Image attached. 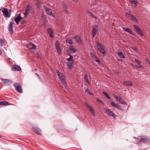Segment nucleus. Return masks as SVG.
Here are the masks:
<instances>
[{"mask_svg": "<svg viewBox=\"0 0 150 150\" xmlns=\"http://www.w3.org/2000/svg\"><path fill=\"white\" fill-rule=\"evenodd\" d=\"M113 96L118 102L125 105L127 104L126 103L124 100H123L120 97H119L115 95H114Z\"/></svg>", "mask_w": 150, "mask_h": 150, "instance_id": "obj_10", "label": "nucleus"}, {"mask_svg": "<svg viewBox=\"0 0 150 150\" xmlns=\"http://www.w3.org/2000/svg\"><path fill=\"white\" fill-rule=\"evenodd\" d=\"M135 61L138 64H140L141 63V62L138 59H135Z\"/></svg>", "mask_w": 150, "mask_h": 150, "instance_id": "obj_40", "label": "nucleus"}, {"mask_svg": "<svg viewBox=\"0 0 150 150\" xmlns=\"http://www.w3.org/2000/svg\"><path fill=\"white\" fill-rule=\"evenodd\" d=\"M55 46L57 52L59 54H60L61 53V49L59 41L56 40L55 41Z\"/></svg>", "mask_w": 150, "mask_h": 150, "instance_id": "obj_11", "label": "nucleus"}, {"mask_svg": "<svg viewBox=\"0 0 150 150\" xmlns=\"http://www.w3.org/2000/svg\"><path fill=\"white\" fill-rule=\"evenodd\" d=\"M140 139H139V138H137V139H136V142H138L139 143H140V144H141V143H142V141H141V140L140 141Z\"/></svg>", "mask_w": 150, "mask_h": 150, "instance_id": "obj_42", "label": "nucleus"}, {"mask_svg": "<svg viewBox=\"0 0 150 150\" xmlns=\"http://www.w3.org/2000/svg\"><path fill=\"white\" fill-rule=\"evenodd\" d=\"M132 48L136 51H137V47H132Z\"/></svg>", "mask_w": 150, "mask_h": 150, "instance_id": "obj_46", "label": "nucleus"}, {"mask_svg": "<svg viewBox=\"0 0 150 150\" xmlns=\"http://www.w3.org/2000/svg\"><path fill=\"white\" fill-rule=\"evenodd\" d=\"M139 138L140 139L142 142L146 143H149L150 142V139L146 136H140Z\"/></svg>", "mask_w": 150, "mask_h": 150, "instance_id": "obj_7", "label": "nucleus"}, {"mask_svg": "<svg viewBox=\"0 0 150 150\" xmlns=\"http://www.w3.org/2000/svg\"><path fill=\"white\" fill-rule=\"evenodd\" d=\"M1 55V53H0V55Z\"/></svg>", "mask_w": 150, "mask_h": 150, "instance_id": "obj_53", "label": "nucleus"}, {"mask_svg": "<svg viewBox=\"0 0 150 150\" xmlns=\"http://www.w3.org/2000/svg\"><path fill=\"white\" fill-rule=\"evenodd\" d=\"M85 103V105H86V106H87V105H88V104H87V103H86V102H85V103Z\"/></svg>", "mask_w": 150, "mask_h": 150, "instance_id": "obj_50", "label": "nucleus"}, {"mask_svg": "<svg viewBox=\"0 0 150 150\" xmlns=\"http://www.w3.org/2000/svg\"><path fill=\"white\" fill-rule=\"evenodd\" d=\"M96 100L98 103L100 104H103V103L102 102V100L99 99L98 98H96Z\"/></svg>", "mask_w": 150, "mask_h": 150, "instance_id": "obj_39", "label": "nucleus"}, {"mask_svg": "<svg viewBox=\"0 0 150 150\" xmlns=\"http://www.w3.org/2000/svg\"><path fill=\"white\" fill-rule=\"evenodd\" d=\"M1 10L3 13L4 16L6 18H9L10 17L11 14L8 13V11L6 8H2Z\"/></svg>", "mask_w": 150, "mask_h": 150, "instance_id": "obj_4", "label": "nucleus"}, {"mask_svg": "<svg viewBox=\"0 0 150 150\" xmlns=\"http://www.w3.org/2000/svg\"><path fill=\"white\" fill-rule=\"evenodd\" d=\"M25 22V21H22L21 22V23L22 24H23V23H24Z\"/></svg>", "mask_w": 150, "mask_h": 150, "instance_id": "obj_47", "label": "nucleus"}, {"mask_svg": "<svg viewBox=\"0 0 150 150\" xmlns=\"http://www.w3.org/2000/svg\"><path fill=\"white\" fill-rule=\"evenodd\" d=\"M26 148L27 147L25 146H24L23 145H22L21 146V149H26Z\"/></svg>", "mask_w": 150, "mask_h": 150, "instance_id": "obj_45", "label": "nucleus"}, {"mask_svg": "<svg viewBox=\"0 0 150 150\" xmlns=\"http://www.w3.org/2000/svg\"><path fill=\"white\" fill-rule=\"evenodd\" d=\"M103 94L106 96V97L108 99H111L110 97L105 92H103Z\"/></svg>", "mask_w": 150, "mask_h": 150, "instance_id": "obj_38", "label": "nucleus"}, {"mask_svg": "<svg viewBox=\"0 0 150 150\" xmlns=\"http://www.w3.org/2000/svg\"><path fill=\"white\" fill-rule=\"evenodd\" d=\"M126 16L128 19H131L133 21H135L137 23H138L137 19L133 15L127 13H126Z\"/></svg>", "mask_w": 150, "mask_h": 150, "instance_id": "obj_6", "label": "nucleus"}, {"mask_svg": "<svg viewBox=\"0 0 150 150\" xmlns=\"http://www.w3.org/2000/svg\"><path fill=\"white\" fill-rule=\"evenodd\" d=\"M66 42L70 45H72L73 44V41L71 39H67Z\"/></svg>", "mask_w": 150, "mask_h": 150, "instance_id": "obj_35", "label": "nucleus"}, {"mask_svg": "<svg viewBox=\"0 0 150 150\" xmlns=\"http://www.w3.org/2000/svg\"><path fill=\"white\" fill-rule=\"evenodd\" d=\"M57 72L59 79L62 82V85L65 87L66 85V83L63 74L60 73L59 71H57Z\"/></svg>", "mask_w": 150, "mask_h": 150, "instance_id": "obj_3", "label": "nucleus"}, {"mask_svg": "<svg viewBox=\"0 0 150 150\" xmlns=\"http://www.w3.org/2000/svg\"><path fill=\"white\" fill-rule=\"evenodd\" d=\"M111 105L117 109L120 110H123V109L118 104L115 103L114 102L112 101L110 103Z\"/></svg>", "mask_w": 150, "mask_h": 150, "instance_id": "obj_14", "label": "nucleus"}, {"mask_svg": "<svg viewBox=\"0 0 150 150\" xmlns=\"http://www.w3.org/2000/svg\"><path fill=\"white\" fill-rule=\"evenodd\" d=\"M148 62V63H149L150 64V61H149Z\"/></svg>", "mask_w": 150, "mask_h": 150, "instance_id": "obj_51", "label": "nucleus"}, {"mask_svg": "<svg viewBox=\"0 0 150 150\" xmlns=\"http://www.w3.org/2000/svg\"><path fill=\"white\" fill-rule=\"evenodd\" d=\"M130 2L132 4H133L134 5H137V2L135 0H130Z\"/></svg>", "mask_w": 150, "mask_h": 150, "instance_id": "obj_37", "label": "nucleus"}, {"mask_svg": "<svg viewBox=\"0 0 150 150\" xmlns=\"http://www.w3.org/2000/svg\"><path fill=\"white\" fill-rule=\"evenodd\" d=\"M98 27L97 25H96L93 27L92 31V35L93 38H94L95 36L97 34V32L98 30Z\"/></svg>", "mask_w": 150, "mask_h": 150, "instance_id": "obj_12", "label": "nucleus"}, {"mask_svg": "<svg viewBox=\"0 0 150 150\" xmlns=\"http://www.w3.org/2000/svg\"><path fill=\"white\" fill-rule=\"evenodd\" d=\"M63 6L64 8H65V12L68 14H70V11H68L67 10V6L65 4H64L63 5Z\"/></svg>", "mask_w": 150, "mask_h": 150, "instance_id": "obj_30", "label": "nucleus"}, {"mask_svg": "<svg viewBox=\"0 0 150 150\" xmlns=\"http://www.w3.org/2000/svg\"><path fill=\"white\" fill-rule=\"evenodd\" d=\"M74 62H67V65L69 69L72 70L73 68Z\"/></svg>", "mask_w": 150, "mask_h": 150, "instance_id": "obj_25", "label": "nucleus"}, {"mask_svg": "<svg viewBox=\"0 0 150 150\" xmlns=\"http://www.w3.org/2000/svg\"><path fill=\"white\" fill-rule=\"evenodd\" d=\"M133 26L134 29L136 30L137 32L139 34L142 36L144 35L142 31L141 30L139 26H137L135 25H134Z\"/></svg>", "mask_w": 150, "mask_h": 150, "instance_id": "obj_13", "label": "nucleus"}, {"mask_svg": "<svg viewBox=\"0 0 150 150\" xmlns=\"http://www.w3.org/2000/svg\"><path fill=\"white\" fill-rule=\"evenodd\" d=\"M12 69H13L18 71H20L21 70V67L17 65H16L13 67Z\"/></svg>", "mask_w": 150, "mask_h": 150, "instance_id": "obj_29", "label": "nucleus"}, {"mask_svg": "<svg viewBox=\"0 0 150 150\" xmlns=\"http://www.w3.org/2000/svg\"><path fill=\"white\" fill-rule=\"evenodd\" d=\"M30 11V6L29 5L26 6L24 13V15L25 17H27L29 14Z\"/></svg>", "mask_w": 150, "mask_h": 150, "instance_id": "obj_17", "label": "nucleus"}, {"mask_svg": "<svg viewBox=\"0 0 150 150\" xmlns=\"http://www.w3.org/2000/svg\"><path fill=\"white\" fill-rule=\"evenodd\" d=\"M118 55L121 58L123 59L125 58V57L122 52L120 51L118 53Z\"/></svg>", "mask_w": 150, "mask_h": 150, "instance_id": "obj_33", "label": "nucleus"}, {"mask_svg": "<svg viewBox=\"0 0 150 150\" xmlns=\"http://www.w3.org/2000/svg\"><path fill=\"white\" fill-rule=\"evenodd\" d=\"M27 46L28 48L34 50L37 48L36 46L32 43H30L27 45Z\"/></svg>", "mask_w": 150, "mask_h": 150, "instance_id": "obj_21", "label": "nucleus"}, {"mask_svg": "<svg viewBox=\"0 0 150 150\" xmlns=\"http://www.w3.org/2000/svg\"><path fill=\"white\" fill-rule=\"evenodd\" d=\"M13 86L15 88L16 91L20 93H22L23 91L22 86L19 83H16L13 84Z\"/></svg>", "mask_w": 150, "mask_h": 150, "instance_id": "obj_2", "label": "nucleus"}, {"mask_svg": "<svg viewBox=\"0 0 150 150\" xmlns=\"http://www.w3.org/2000/svg\"><path fill=\"white\" fill-rule=\"evenodd\" d=\"M0 43L2 45H4L6 43L5 40L4 39H0Z\"/></svg>", "mask_w": 150, "mask_h": 150, "instance_id": "obj_36", "label": "nucleus"}, {"mask_svg": "<svg viewBox=\"0 0 150 150\" xmlns=\"http://www.w3.org/2000/svg\"><path fill=\"white\" fill-rule=\"evenodd\" d=\"M123 30H125L126 32L130 33L131 35H133L132 32L130 29L125 27H123Z\"/></svg>", "mask_w": 150, "mask_h": 150, "instance_id": "obj_27", "label": "nucleus"}, {"mask_svg": "<svg viewBox=\"0 0 150 150\" xmlns=\"http://www.w3.org/2000/svg\"><path fill=\"white\" fill-rule=\"evenodd\" d=\"M43 8L45 9L47 14L53 17L54 18L55 17V16L54 13H52V10L51 9L45 6H43Z\"/></svg>", "mask_w": 150, "mask_h": 150, "instance_id": "obj_5", "label": "nucleus"}, {"mask_svg": "<svg viewBox=\"0 0 150 150\" xmlns=\"http://www.w3.org/2000/svg\"><path fill=\"white\" fill-rule=\"evenodd\" d=\"M132 65H133L132 64Z\"/></svg>", "mask_w": 150, "mask_h": 150, "instance_id": "obj_52", "label": "nucleus"}, {"mask_svg": "<svg viewBox=\"0 0 150 150\" xmlns=\"http://www.w3.org/2000/svg\"><path fill=\"white\" fill-rule=\"evenodd\" d=\"M87 107L88 109L89 110L90 112L92 115L93 116L95 117L96 115L93 108L88 105H87Z\"/></svg>", "mask_w": 150, "mask_h": 150, "instance_id": "obj_19", "label": "nucleus"}, {"mask_svg": "<svg viewBox=\"0 0 150 150\" xmlns=\"http://www.w3.org/2000/svg\"><path fill=\"white\" fill-rule=\"evenodd\" d=\"M85 92H87L88 94L90 95H91V92H90L89 90L87 88L86 90H85Z\"/></svg>", "mask_w": 150, "mask_h": 150, "instance_id": "obj_41", "label": "nucleus"}, {"mask_svg": "<svg viewBox=\"0 0 150 150\" xmlns=\"http://www.w3.org/2000/svg\"><path fill=\"white\" fill-rule=\"evenodd\" d=\"M36 75H37V76L39 77V78L40 77V76L37 73H36Z\"/></svg>", "mask_w": 150, "mask_h": 150, "instance_id": "obj_48", "label": "nucleus"}, {"mask_svg": "<svg viewBox=\"0 0 150 150\" xmlns=\"http://www.w3.org/2000/svg\"><path fill=\"white\" fill-rule=\"evenodd\" d=\"M70 57L69 58H68L67 59V60L69 61H70L73 58V57L71 55H69Z\"/></svg>", "mask_w": 150, "mask_h": 150, "instance_id": "obj_43", "label": "nucleus"}, {"mask_svg": "<svg viewBox=\"0 0 150 150\" xmlns=\"http://www.w3.org/2000/svg\"><path fill=\"white\" fill-rule=\"evenodd\" d=\"M1 80L3 82L4 85L6 86H9L13 83L12 81L11 80L3 79H1Z\"/></svg>", "mask_w": 150, "mask_h": 150, "instance_id": "obj_9", "label": "nucleus"}, {"mask_svg": "<svg viewBox=\"0 0 150 150\" xmlns=\"http://www.w3.org/2000/svg\"><path fill=\"white\" fill-rule=\"evenodd\" d=\"M32 130L37 134H41V130L39 128L37 127H33L32 128Z\"/></svg>", "mask_w": 150, "mask_h": 150, "instance_id": "obj_18", "label": "nucleus"}, {"mask_svg": "<svg viewBox=\"0 0 150 150\" xmlns=\"http://www.w3.org/2000/svg\"><path fill=\"white\" fill-rule=\"evenodd\" d=\"M84 79L86 81V83L88 84L89 85L90 83L89 81L87 75L86 74H84Z\"/></svg>", "mask_w": 150, "mask_h": 150, "instance_id": "obj_28", "label": "nucleus"}, {"mask_svg": "<svg viewBox=\"0 0 150 150\" xmlns=\"http://www.w3.org/2000/svg\"><path fill=\"white\" fill-rule=\"evenodd\" d=\"M87 13L88 14L90 15L93 18L95 19L96 20L97 19V17L96 16H95L94 15H93V13L90 12L88 11L87 12Z\"/></svg>", "mask_w": 150, "mask_h": 150, "instance_id": "obj_31", "label": "nucleus"}, {"mask_svg": "<svg viewBox=\"0 0 150 150\" xmlns=\"http://www.w3.org/2000/svg\"><path fill=\"white\" fill-rule=\"evenodd\" d=\"M74 39L79 44H81L82 41L81 39V38L79 36L76 35Z\"/></svg>", "mask_w": 150, "mask_h": 150, "instance_id": "obj_22", "label": "nucleus"}, {"mask_svg": "<svg viewBox=\"0 0 150 150\" xmlns=\"http://www.w3.org/2000/svg\"><path fill=\"white\" fill-rule=\"evenodd\" d=\"M104 111L106 112L107 114L110 117H112L114 118H115V115L114 113H113L112 111L110 110L109 109L106 108L104 109Z\"/></svg>", "mask_w": 150, "mask_h": 150, "instance_id": "obj_8", "label": "nucleus"}, {"mask_svg": "<svg viewBox=\"0 0 150 150\" xmlns=\"http://www.w3.org/2000/svg\"><path fill=\"white\" fill-rule=\"evenodd\" d=\"M72 1H74V2H77V1L76 0H72Z\"/></svg>", "mask_w": 150, "mask_h": 150, "instance_id": "obj_49", "label": "nucleus"}, {"mask_svg": "<svg viewBox=\"0 0 150 150\" xmlns=\"http://www.w3.org/2000/svg\"><path fill=\"white\" fill-rule=\"evenodd\" d=\"M48 32L49 35L52 38H53V32L51 28H49L48 29Z\"/></svg>", "mask_w": 150, "mask_h": 150, "instance_id": "obj_24", "label": "nucleus"}, {"mask_svg": "<svg viewBox=\"0 0 150 150\" xmlns=\"http://www.w3.org/2000/svg\"><path fill=\"white\" fill-rule=\"evenodd\" d=\"M92 7L95 9H97L99 6V5L97 4H93V3L91 4Z\"/></svg>", "mask_w": 150, "mask_h": 150, "instance_id": "obj_32", "label": "nucleus"}, {"mask_svg": "<svg viewBox=\"0 0 150 150\" xmlns=\"http://www.w3.org/2000/svg\"><path fill=\"white\" fill-rule=\"evenodd\" d=\"M14 23L13 22H11L10 23L8 26V29L9 31L11 34H13L14 33L13 30V25Z\"/></svg>", "mask_w": 150, "mask_h": 150, "instance_id": "obj_15", "label": "nucleus"}, {"mask_svg": "<svg viewBox=\"0 0 150 150\" xmlns=\"http://www.w3.org/2000/svg\"><path fill=\"white\" fill-rule=\"evenodd\" d=\"M69 52L71 53H75L77 50L76 49L74 48L73 46H70L69 47Z\"/></svg>", "mask_w": 150, "mask_h": 150, "instance_id": "obj_23", "label": "nucleus"}, {"mask_svg": "<svg viewBox=\"0 0 150 150\" xmlns=\"http://www.w3.org/2000/svg\"><path fill=\"white\" fill-rule=\"evenodd\" d=\"M96 42L97 45V47L99 50V52L105 55L106 53V52L103 48L102 47L103 45L101 43H99L97 41H96Z\"/></svg>", "mask_w": 150, "mask_h": 150, "instance_id": "obj_1", "label": "nucleus"}, {"mask_svg": "<svg viewBox=\"0 0 150 150\" xmlns=\"http://www.w3.org/2000/svg\"><path fill=\"white\" fill-rule=\"evenodd\" d=\"M90 55L91 57L94 59V60L97 62H98V63H100V61L98 58V57L96 56L95 54H94L93 53H90Z\"/></svg>", "mask_w": 150, "mask_h": 150, "instance_id": "obj_20", "label": "nucleus"}, {"mask_svg": "<svg viewBox=\"0 0 150 150\" xmlns=\"http://www.w3.org/2000/svg\"><path fill=\"white\" fill-rule=\"evenodd\" d=\"M125 85L127 86H132L133 85L132 82L130 81H125L124 82Z\"/></svg>", "mask_w": 150, "mask_h": 150, "instance_id": "obj_26", "label": "nucleus"}, {"mask_svg": "<svg viewBox=\"0 0 150 150\" xmlns=\"http://www.w3.org/2000/svg\"><path fill=\"white\" fill-rule=\"evenodd\" d=\"M136 67L137 68H142V69H143L144 68V67L142 66V65H139V66H136Z\"/></svg>", "mask_w": 150, "mask_h": 150, "instance_id": "obj_44", "label": "nucleus"}, {"mask_svg": "<svg viewBox=\"0 0 150 150\" xmlns=\"http://www.w3.org/2000/svg\"><path fill=\"white\" fill-rule=\"evenodd\" d=\"M22 19L21 16V13H19L17 16L14 19V21L17 25H18L20 21Z\"/></svg>", "mask_w": 150, "mask_h": 150, "instance_id": "obj_16", "label": "nucleus"}, {"mask_svg": "<svg viewBox=\"0 0 150 150\" xmlns=\"http://www.w3.org/2000/svg\"><path fill=\"white\" fill-rule=\"evenodd\" d=\"M8 103L6 101H1L0 102V105H8Z\"/></svg>", "mask_w": 150, "mask_h": 150, "instance_id": "obj_34", "label": "nucleus"}]
</instances>
